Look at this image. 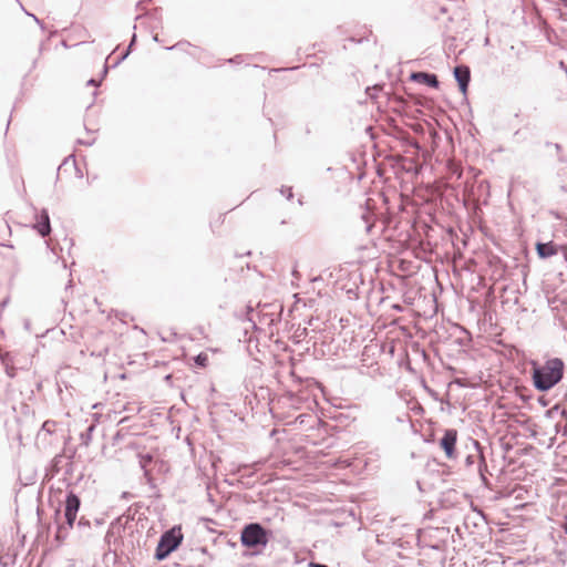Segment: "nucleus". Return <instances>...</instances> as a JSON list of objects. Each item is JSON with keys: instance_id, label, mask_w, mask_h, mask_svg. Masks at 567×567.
I'll list each match as a JSON object with an SVG mask.
<instances>
[{"instance_id": "13", "label": "nucleus", "mask_w": 567, "mask_h": 567, "mask_svg": "<svg viewBox=\"0 0 567 567\" xmlns=\"http://www.w3.org/2000/svg\"><path fill=\"white\" fill-rule=\"evenodd\" d=\"M195 363L198 367L205 368L208 363V355L206 353H199L195 357Z\"/></svg>"}, {"instance_id": "17", "label": "nucleus", "mask_w": 567, "mask_h": 567, "mask_svg": "<svg viewBox=\"0 0 567 567\" xmlns=\"http://www.w3.org/2000/svg\"><path fill=\"white\" fill-rule=\"evenodd\" d=\"M472 444L475 447V450L477 451L480 457L483 460V455H482L480 443L477 441H473Z\"/></svg>"}, {"instance_id": "11", "label": "nucleus", "mask_w": 567, "mask_h": 567, "mask_svg": "<svg viewBox=\"0 0 567 567\" xmlns=\"http://www.w3.org/2000/svg\"><path fill=\"white\" fill-rule=\"evenodd\" d=\"M153 457L150 454L141 455L140 465L144 470V476L150 480V472L146 470Z\"/></svg>"}, {"instance_id": "4", "label": "nucleus", "mask_w": 567, "mask_h": 567, "mask_svg": "<svg viewBox=\"0 0 567 567\" xmlns=\"http://www.w3.org/2000/svg\"><path fill=\"white\" fill-rule=\"evenodd\" d=\"M457 432L455 430H446L440 441L441 447L444 450L446 457L454 458Z\"/></svg>"}, {"instance_id": "19", "label": "nucleus", "mask_w": 567, "mask_h": 567, "mask_svg": "<svg viewBox=\"0 0 567 567\" xmlns=\"http://www.w3.org/2000/svg\"><path fill=\"white\" fill-rule=\"evenodd\" d=\"M1 360L8 367L9 353H6V354L1 355Z\"/></svg>"}, {"instance_id": "8", "label": "nucleus", "mask_w": 567, "mask_h": 567, "mask_svg": "<svg viewBox=\"0 0 567 567\" xmlns=\"http://www.w3.org/2000/svg\"><path fill=\"white\" fill-rule=\"evenodd\" d=\"M411 79L419 83L426 84L431 87L439 86V80L435 74L425 73V72H415L411 74Z\"/></svg>"}, {"instance_id": "7", "label": "nucleus", "mask_w": 567, "mask_h": 567, "mask_svg": "<svg viewBox=\"0 0 567 567\" xmlns=\"http://www.w3.org/2000/svg\"><path fill=\"white\" fill-rule=\"evenodd\" d=\"M536 251L539 258L547 259L549 257H553L557 255L558 247L553 241L548 243H537L536 244Z\"/></svg>"}, {"instance_id": "24", "label": "nucleus", "mask_w": 567, "mask_h": 567, "mask_svg": "<svg viewBox=\"0 0 567 567\" xmlns=\"http://www.w3.org/2000/svg\"><path fill=\"white\" fill-rule=\"evenodd\" d=\"M555 147H556V150H558V151L560 150V145H559V144H555Z\"/></svg>"}, {"instance_id": "5", "label": "nucleus", "mask_w": 567, "mask_h": 567, "mask_svg": "<svg viewBox=\"0 0 567 567\" xmlns=\"http://www.w3.org/2000/svg\"><path fill=\"white\" fill-rule=\"evenodd\" d=\"M454 78L458 83L460 90L463 94L466 93L471 80V71L466 65H457L454 69Z\"/></svg>"}, {"instance_id": "21", "label": "nucleus", "mask_w": 567, "mask_h": 567, "mask_svg": "<svg viewBox=\"0 0 567 567\" xmlns=\"http://www.w3.org/2000/svg\"><path fill=\"white\" fill-rule=\"evenodd\" d=\"M466 462H467V464H472V463H473V460H472V456H471V455H470V456H467Z\"/></svg>"}, {"instance_id": "20", "label": "nucleus", "mask_w": 567, "mask_h": 567, "mask_svg": "<svg viewBox=\"0 0 567 567\" xmlns=\"http://www.w3.org/2000/svg\"><path fill=\"white\" fill-rule=\"evenodd\" d=\"M87 85L97 86V85H100V82H97V81H96V80H94V79H91V80H89V81H87Z\"/></svg>"}, {"instance_id": "15", "label": "nucleus", "mask_w": 567, "mask_h": 567, "mask_svg": "<svg viewBox=\"0 0 567 567\" xmlns=\"http://www.w3.org/2000/svg\"><path fill=\"white\" fill-rule=\"evenodd\" d=\"M280 194L285 196L288 200H291L293 198V193L291 187L282 186L280 188Z\"/></svg>"}, {"instance_id": "12", "label": "nucleus", "mask_w": 567, "mask_h": 567, "mask_svg": "<svg viewBox=\"0 0 567 567\" xmlns=\"http://www.w3.org/2000/svg\"><path fill=\"white\" fill-rule=\"evenodd\" d=\"M95 429V425H90L84 433L81 434V441L84 445H89L92 440V434Z\"/></svg>"}, {"instance_id": "2", "label": "nucleus", "mask_w": 567, "mask_h": 567, "mask_svg": "<svg viewBox=\"0 0 567 567\" xmlns=\"http://www.w3.org/2000/svg\"><path fill=\"white\" fill-rule=\"evenodd\" d=\"M241 544L246 547L266 546L268 543L267 530L258 523H251L241 532Z\"/></svg>"}, {"instance_id": "23", "label": "nucleus", "mask_w": 567, "mask_h": 567, "mask_svg": "<svg viewBox=\"0 0 567 567\" xmlns=\"http://www.w3.org/2000/svg\"><path fill=\"white\" fill-rule=\"evenodd\" d=\"M107 74V66H104L103 69V76H105Z\"/></svg>"}, {"instance_id": "16", "label": "nucleus", "mask_w": 567, "mask_h": 567, "mask_svg": "<svg viewBox=\"0 0 567 567\" xmlns=\"http://www.w3.org/2000/svg\"><path fill=\"white\" fill-rule=\"evenodd\" d=\"M78 528L80 529H90L91 528V524L87 519H85L84 517H81L80 520L78 522Z\"/></svg>"}, {"instance_id": "1", "label": "nucleus", "mask_w": 567, "mask_h": 567, "mask_svg": "<svg viewBox=\"0 0 567 567\" xmlns=\"http://www.w3.org/2000/svg\"><path fill=\"white\" fill-rule=\"evenodd\" d=\"M563 373V360L558 358L550 359L544 365L534 369V385L539 391H548L561 380Z\"/></svg>"}, {"instance_id": "14", "label": "nucleus", "mask_w": 567, "mask_h": 567, "mask_svg": "<svg viewBox=\"0 0 567 567\" xmlns=\"http://www.w3.org/2000/svg\"><path fill=\"white\" fill-rule=\"evenodd\" d=\"M135 38L136 37L134 34L127 50L117 59V61L114 63V66L118 65L123 60H125L127 58V55L130 54V50L135 41Z\"/></svg>"}, {"instance_id": "6", "label": "nucleus", "mask_w": 567, "mask_h": 567, "mask_svg": "<svg viewBox=\"0 0 567 567\" xmlns=\"http://www.w3.org/2000/svg\"><path fill=\"white\" fill-rule=\"evenodd\" d=\"M34 228L38 230V233L42 237H45L47 235L50 234V231H51L50 217L45 209H43L41 212V214L39 216H37V223L34 225Z\"/></svg>"}, {"instance_id": "22", "label": "nucleus", "mask_w": 567, "mask_h": 567, "mask_svg": "<svg viewBox=\"0 0 567 567\" xmlns=\"http://www.w3.org/2000/svg\"><path fill=\"white\" fill-rule=\"evenodd\" d=\"M484 44H485V45H488V44H489V38H488V37H486V38H485V40H484Z\"/></svg>"}, {"instance_id": "18", "label": "nucleus", "mask_w": 567, "mask_h": 567, "mask_svg": "<svg viewBox=\"0 0 567 567\" xmlns=\"http://www.w3.org/2000/svg\"><path fill=\"white\" fill-rule=\"evenodd\" d=\"M308 567H328V566L324 564H320V563H309Z\"/></svg>"}, {"instance_id": "3", "label": "nucleus", "mask_w": 567, "mask_h": 567, "mask_svg": "<svg viewBox=\"0 0 567 567\" xmlns=\"http://www.w3.org/2000/svg\"><path fill=\"white\" fill-rule=\"evenodd\" d=\"M182 536L176 534L174 529L165 532L157 544L155 557L158 560L165 559L181 544Z\"/></svg>"}, {"instance_id": "9", "label": "nucleus", "mask_w": 567, "mask_h": 567, "mask_svg": "<svg viewBox=\"0 0 567 567\" xmlns=\"http://www.w3.org/2000/svg\"><path fill=\"white\" fill-rule=\"evenodd\" d=\"M80 505H81V502H80L79 496L75 495L73 492H70L65 498V508L64 509L69 513H73L74 515H78Z\"/></svg>"}, {"instance_id": "10", "label": "nucleus", "mask_w": 567, "mask_h": 567, "mask_svg": "<svg viewBox=\"0 0 567 567\" xmlns=\"http://www.w3.org/2000/svg\"><path fill=\"white\" fill-rule=\"evenodd\" d=\"M64 517H65L68 527L59 526L58 533H56V538L58 539H63V538L66 537L68 529L73 527L75 518H76V515H74L73 513H69V512H66L64 509Z\"/></svg>"}]
</instances>
